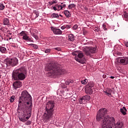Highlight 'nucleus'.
Returning <instances> with one entry per match:
<instances>
[{
	"mask_svg": "<svg viewBox=\"0 0 128 128\" xmlns=\"http://www.w3.org/2000/svg\"><path fill=\"white\" fill-rule=\"evenodd\" d=\"M108 110L106 108H102L98 111L96 117V120H102L101 128H124V124L120 122L116 123V120L114 117L106 116Z\"/></svg>",
	"mask_w": 128,
	"mask_h": 128,
	"instance_id": "obj_1",
	"label": "nucleus"
},
{
	"mask_svg": "<svg viewBox=\"0 0 128 128\" xmlns=\"http://www.w3.org/2000/svg\"><path fill=\"white\" fill-rule=\"evenodd\" d=\"M45 70L48 72H48V76L50 78H54V76L64 74L66 72V70L60 68L59 64H56L54 62H50L46 64Z\"/></svg>",
	"mask_w": 128,
	"mask_h": 128,
	"instance_id": "obj_2",
	"label": "nucleus"
},
{
	"mask_svg": "<svg viewBox=\"0 0 128 128\" xmlns=\"http://www.w3.org/2000/svg\"><path fill=\"white\" fill-rule=\"evenodd\" d=\"M54 106H56V102L54 100H50L47 102L46 106L45 118L48 120L50 118H54Z\"/></svg>",
	"mask_w": 128,
	"mask_h": 128,
	"instance_id": "obj_3",
	"label": "nucleus"
},
{
	"mask_svg": "<svg viewBox=\"0 0 128 128\" xmlns=\"http://www.w3.org/2000/svg\"><path fill=\"white\" fill-rule=\"evenodd\" d=\"M32 100V96L30 94H28V92L26 90H24L22 92L21 96L19 99V104H18V108H20L22 104H30V102Z\"/></svg>",
	"mask_w": 128,
	"mask_h": 128,
	"instance_id": "obj_4",
	"label": "nucleus"
},
{
	"mask_svg": "<svg viewBox=\"0 0 128 128\" xmlns=\"http://www.w3.org/2000/svg\"><path fill=\"white\" fill-rule=\"evenodd\" d=\"M24 72H26V69L24 67H21L17 70V74H18L17 76L18 80H24L26 78V74Z\"/></svg>",
	"mask_w": 128,
	"mask_h": 128,
	"instance_id": "obj_5",
	"label": "nucleus"
},
{
	"mask_svg": "<svg viewBox=\"0 0 128 128\" xmlns=\"http://www.w3.org/2000/svg\"><path fill=\"white\" fill-rule=\"evenodd\" d=\"M72 56H75V60L78 62H84L82 58H84V54L80 51H74L72 52Z\"/></svg>",
	"mask_w": 128,
	"mask_h": 128,
	"instance_id": "obj_6",
	"label": "nucleus"
},
{
	"mask_svg": "<svg viewBox=\"0 0 128 128\" xmlns=\"http://www.w3.org/2000/svg\"><path fill=\"white\" fill-rule=\"evenodd\" d=\"M5 62L8 64H10L12 66H16V57L13 58H6L5 59Z\"/></svg>",
	"mask_w": 128,
	"mask_h": 128,
	"instance_id": "obj_7",
	"label": "nucleus"
},
{
	"mask_svg": "<svg viewBox=\"0 0 128 128\" xmlns=\"http://www.w3.org/2000/svg\"><path fill=\"white\" fill-rule=\"evenodd\" d=\"M96 52H98L96 46H95V47L90 46L88 48V50L86 52V54L90 56L92 54H96Z\"/></svg>",
	"mask_w": 128,
	"mask_h": 128,
	"instance_id": "obj_8",
	"label": "nucleus"
},
{
	"mask_svg": "<svg viewBox=\"0 0 128 128\" xmlns=\"http://www.w3.org/2000/svg\"><path fill=\"white\" fill-rule=\"evenodd\" d=\"M30 116H32V114L29 112L27 114V115L24 114L22 116H19V120L21 122H26Z\"/></svg>",
	"mask_w": 128,
	"mask_h": 128,
	"instance_id": "obj_9",
	"label": "nucleus"
},
{
	"mask_svg": "<svg viewBox=\"0 0 128 128\" xmlns=\"http://www.w3.org/2000/svg\"><path fill=\"white\" fill-rule=\"evenodd\" d=\"M20 34L22 36V39L26 40V42H30L32 40L28 36V34L25 31H22L20 32Z\"/></svg>",
	"mask_w": 128,
	"mask_h": 128,
	"instance_id": "obj_10",
	"label": "nucleus"
},
{
	"mask_svg": "<svg viewBox=\"0 0 128 128\" xmlns=\"http://www.w3.org/2000/svg\"><path fill=\"white\" fill-rule=\"evenodd\" d=\"M90 100V96H85L79 99V102H80V104H86V102H88V100Z\"/></svg>",
	"mask_w": 128,
	"mask_h": 128,
	"instance_id": "obj_11",
	"label": "nucleus"
},
{
	"mask_svg": "<svg viewBox=\"0 0 128 128\" xmlns=\"http://www.w3.org/2000/svg\"><path fill=\"white\" fill-rule=\"evenodd\" d=\"M118 62L122 64L124 66H126V64H128V58L120 57L118 58Z\"/></svg>",
	"mask_w": 128,
	"mask_h": 128,
	"instance_id": "obj_12",
	"label": "nucleus"
},
{
	"mask_svg": "<svg viewBox=\"0 0 128 128\" xmlns=\"http://www.w3.org/2000/svg\"><path fill=\"white\" fill-rule=\"evenodd\" d=\"M50 29L54 34H62V30L56 27L51 26Z\"/></svg>",
	"mask_w": 128,
	"mask_h": 128,
	"instance_id": "obj_13",
	"label": "nucleus"
},
{
	"mask_svg": "<svg viewBox=\"0 0 128 128\" xmlns=\"http://www.w3.org/2000/svg\"><path fill=\"white\" fill-rule=\"evenodd\" d=\"M104 92L106 94V96H108L109 98H112V90L111 88H108L106 90L104 91Z\"/></svg>",
	"mask_w": 128,
	"mask_h": 128,
	"instance_id": "obj_14",
	"label": "nucleus"
},
{
	"mask_svg": "<svg viewBox=\"0 0 128 128\" xmlns=\"http://www.w3.org/2000/svg\"><path fill=\"white\" fill-rule=\"evenodd\" d=\"M82 42H84V44H88V46H92V44H94V42L90 41V42H88V38H82Z\"/></svg>",
	"mask_w": 128,
	"mask_h": 128,
	"instance_id": "obj_15",
	"label": "nucleus"
},
{
	"mask_svg": "<svg viewBox=\"0 0 128 128\" xmlns=\"http://www.w3.org/2000/svg\"><path fill=\"white\" fill-rule=\"evenodd\" d=\"M85 92L87 94H92L94 92V90H92V88H88L86 87L85 88Z\"/></svg>",
	"mask_w": 128,
	"mask_h": 128,
	"instance_id": "obj_16",
	"label": "nucleus"
},
{
	"mask_svg": "<svg viewBox=\"0 0 128 128\" xmlns=\"http://www.w3.org/2000/svg\"><path fill=\"white\" fill-rule=\"evenodd\" d=\"M120 112L124 115L126 116V106H123L122 108H120Z\"/></svg>",
	"mask_w": 128,
	"mask_h": 128,
	"instance_id": "obj_17",
	"label": "nucleus"
},
{
	"mask_svg": "<svg viewBox=\"0 0 128 128\" xmlns=\"http://www.w3.org/2000/svg\"><path fill=\"white\" fill-rule=\"evenodd\" d=\"M94 86V82H88L87 85L86 86V88H92Z\"/></svg>",
	"mask_w": 128,
	"mask_h": 128,
	"instance_id": "obj_18",
	"label": "nucleus"
},
{
	"mask_svg": "<svg viewBox=\"0 0 128 128\" xmlns=\"http://www.w3.org/2000/svg\"><path fill=\"white\" fill-rule=\"evenodd\" d=\"M3 22L4 26H10V20L8 18H4Z\"/></svg>",
	"mask_w": 128,
	"mask_h": 128,
	"instance_id": "obj_19",
	"label": "nucleus"
},
{
	"mask_svg": "<svg viewBox=\"0 0 128 128\" xmlns=\"http://www.w3.org/2000/svg\"><path fill=\"white\" fill-rule=\"evenodd\" d=\"M12 79L16 80V70H14L12 73Z\"/></svg>",
	"mask_w": 128,
	"mask_h": 128,
	"instance_id": "obj_20",
	"label": "nucleus"
},
{
	"mask_svg": "<svg viewBox=\"0 0 128 128\" xmlns=\"http://www.w3.org/2000/svg\"><path fill=\"white\" fill-rule=\"evenodd\" d=\"M64 14H65L66 18H70V13L68 10H65L64 11Z\"/></svg>",
	"mask_w": 128,
	"mask_h": 128,
	"instance_id": "obj_21",
	"label": "nucleus"
},
{
	"mask_svg": "<svg viewBox=\"0 0 128 128\" xmlns=\"http://www.w3.org/2000/svg\"><path fill=\"white\" fill-rule=\"evenodd\" d=\"M0 52L2 54H6V48L4 46H0Z\"/></svg>",
	"mask_w": 128,
	"mask_h": 128,
	"instance_id": "obj_22",
	"label": "nucleus"
},
{
	"mask_svg": "<svg viewBox=\"0 0 128 128\" xmlns=\"http://www.w3.org/2000/svg\"><path fill=\"white\" fill-rule=\"evenodd\" d=\"M68 38L70 42H74V36L72 34H70L68 36Z\"/></svg>",
	"mask_w": 128,
	"mask_h": 128,
	"instance_id": "obj_23",
	"label": "nucleus"
},
{
	"mask_svg": "<svg viewBox=\"0 0 128 128\" xmlns=\"http://www.w3.org/2000/svg\"><path fill=\"white\" fill-rule=\"evenodd\" d=\"M76 6V5L74 4H71L68 6V10H72V8H74Z\"/></svg>",
	"mask_w": 128,
	"mask_h": 128,
	"instance_id": "obj_24",
	"label": "nucleus"
},
{
	"mask_svg": "<svg viewBox=\"0 0 128 128\" xmlns=\"http://www.w3.org/2000/svg\"><path fill=\"white\" fill-rule=\"evenodd\" d=\"M22 82L18 80L16 81V88H20V86H22Z\"/></svg>",
	"mask_w": 128,
	"mask_h": 128,
	"instance_id": "obj_25",
	"label": "nucleus"
},
{
	"mask_svg": "<svg viewBox=\"0 0 128 128\" xmlns=\"http://www.w3.org/2000/svg\"><path fill=\"white\" fill-rule=\"evenodd\" d=\"M73 82H74V80H68L66 82V84L67 86H68L70 84H73Z\"/></svg>",
	"mask_w": 128,
	"mask_h": 128,
	"instance_id": "obj_26",
	"label": "nucleus"
},
{
	"mask_svg": "<svg viewBox=\"0 0 128 128\" xmlns=\"http://www.w3.org/2000/svg\"><path fill=\"white\" fill-rule=\"evenodd\" d=\"M42 52H44L45 54H50V49L44 48L42 50Z\"/></svg>",
	"mask_w": 128,
	"mask_h": 128,
	"instance_id": "obj_27",
	"label": "nucleus"
},
{
	"mask_svg": "<svg viewBox=\"0 0 128 128\" xmlns=\"http://www.w3.org/2000/svg\"><path fill=\"white\" fill-rule=\"evenodd\" d=\"M31 36H33V38H35V40H38V36H36V34H34V32H32L31 33Z\"/></svg>",
	"mask_w": 128,
	"mask_h": 128,
	"instance_id": "obj_28",
	"label": "nucleus"
},
{
	"mask_svg": "<svg viewBox=\"0 0 128 128\" xmlns=\"http://www.w3.org/2000/svg\"><path fill=\"white\" fill-rule=\"evenodd\" d=\"M34 14L36 15L35 18H36L40 16V12L36 10L34 11Z\"/></svg>",
	"mask_w": 128,
	"mask_h": 128,
	"instance_id": "obj_29",
	"label": "nucleus"
},
{
	"mask_svg": "<svg viewBox=\"0 0 128 128\" xmlns=\"http://www.w3.org/2000/svg\"><path fill=\"white\" fill-rule=\"evenodd\" d=\"M88 82V79H84V80H81L82 84H86Z\"/></svg>",
	"mask_w": 128,
	"mask_h": 128,
	"instance_id": "obj_30",
	"label": "nucleus"
},
{
	"mask_svg": "<svg viewBox=\"0 0 128 128\" xmlns=\"http://www.w3.org/2000/svg\"><path fill=\"white\" fill-rule=\"evenodd\" d=\"M51 16L52 18H59L58 14L56 13H53L52 14Z\"/></svg>",
	"mask_w": 128,
	"mask_h": 128,
	"instance_id": "obj_31",
	"label": "nucleus"
},
{
	"mask_svg": "<svg viewBox=\"0 0 128 128\" xmlns=\"http://www.w3.org/2000/svg\"><path fill=\"white\" fill-rule=\"evenodd\" d=\"M30 46H32L34 50H38V46L37 44H31Z\"/></svg>",
	"mask_w": 128,
	"mask_h": 128,
	"instance_id": "obj_32",
	"label": "nucleus"
},
{
	"mask_svg": "<svg viewBox=\"0 0 128 128\" xmlns=\"http://www.w3.org/2000/svg\"><path fill=\"white\" fill-rule=\"evenodd\" d=\"M11 48H12V50H16V43L11 44Z\"/></svg>",
	"mask_w": 128,
	"mask_h": 128,
	"instance_id": "obj_33",
	"label": "nucleus"
},
{
	"mask_svg": "<svg viewBox=\"0 0 128 128\" xmlns=\"http://www.w3.org/2000/svg\"><path fill=\"white\" fill-rule=\"evenodd\" d=\"M4 8L5 6L4 4L0 3V10H4Z\"/></svg>",
	"mask_w": 128,
	"mask_h": 128,
	"instance_id": "obj_34",
	"label": "nucleus"
},
{
	"mask_svg": "<svg viewBox=\"0 0 128 128\" xmlns=\"http://www.w3.org/2000/svg\"><path fill=\"white\" fill-rule=\"evenodd\" d=\"M16 98V96H12L10 99V102H14V100Z\"/></svg>",
	"mask_w": 128,
	"mask_h": 128,
	"instance_id": "obj_35",
	"label": "nucleus"
},
{
	"mask_svg": "<svg viewBox=\"0 0 128 128\" xmlns=\"http://www.w3.org/2000/svg\"><path fill=\"white\" fill-rule=\"evenodd\" d=\"M66 4H65V2L64 3H61L60 6V10H62V8H64V6H66Z\"/></svg>",
	"mask_w": 128,
	"mask_h": 128,
	"instance_id": "obj_36",
	"label": "nucleus"
},
{
	"mask_svg": "<svg viewBox=\"0 0 128 128\" xmlns=\"http://www.w3.org/2000/svg\"><path fill=\"white\" fill-rule=\"evenodd\" d=\"M12 86L13 90H16V81L13 83Z\"/></svg>",
	"mask_w": 128,
	"mask_h": 128,
	"instance_id": "obj_37",
	"label": "nucleus"
},
{
	"mask_svg": "<svg viewBox=\"0 0 128 128\" xmlns=\"http://www.w3.org/2000/svg\"><path fill=\"white\" fill-rule=\"evenodd\" d=\"M94 32H100V28L96 26L94 28Z\"/></svg>",
	"mask_w": 128,
	"mask_h": 128,
	"instance_id": "obj_38",
	"label": "nucleus"
},
{
	"mask_svg": "<svg viewBox=\"0 0 128 128\" xmlns=\"http://www.w3.org/2000/svg\"><path fill=\"white\" fill-rule=\"evenodd\" d=\"M124 16L125 18L124 20H128L126 18H128V13H124Z\"/></svg>",
	"mask_w": 128,
	"mask_h": 128,
	"instance_id": "obj_39",
	"label": "nucleus"
},
{
	"mask_svg": "<svg viewBox=\"0 0 128 128\" xmlns=\"http://www.w3.org/2000/svg\"><path fill=\"white\" fill-rule=\"evenodd\" d=\"M56 8L58 9V10H60V5H58V4H56L54 5Z\"/></svg>",
	"mask_w": 128,
	"mask_h": 128,
	"instance_id": "obj_40",
	"label": "nucleus"
},
{
	"mask_svg": "<svg viewBox=\"0 0 128 128\" xmlns=\"http://www.w3.org/2000/svg\"><path fill=\"white\" fill-rule=\"evenodd\" d=\"M48 4H50V6H52V4H56V1L52 0L51 2H49Z\"/></svg>",
	"mask_w": 128,
	"mask_h": 128,
	"instance_id": "obj_41",
	"label": "nucleus"
},
{
	"mask_svg": "<svg viewBox=\"0 0 128 128\" xmlns=\"http://www.w3.org/2000/svg\"><path fill=\"white\" fill-rule=\"evenodd\" d=\"M53 50H58V52H60V50H62V48H60V47L53 48Z\"/></svg>",
	"mask_w": 128,
	"mask_h": 128,
	"instance_id": "obj_42",
	"label": "nucleus"
},
{
	"mask_svg": "<svg viewBox=\"0 0 128 128\" xmlns=\"http://www.w3.org/2000/svg\"><path fill=\"white\" fill-rule=\"evenodd\" d=\"M102 28L103 30H107V28H106V24H102Z\"/></svg>",
	"mask_w": 128,
	"mask_h": 128,
	"instance_id": "obj_43",
	"label": "nucleus"
},
{
	"mask_svg": "<svg viewBox=\"0 0 128 128\" xmlns=\"http://www.w3.org/2000/svg\"><path fill=\"white\" fill-rule=\"evenodd\" d=\"M78 24H75L73 26L72 28L74 30H78Z\"/></svg>",
	"mask_w": 128,
	"mask_h": 128,
	"instance_id": "obj_44",
	"label": "nucleus"
},
{
	"mask_svg": "<svg viewBox=\"0 0 128 128\" xmlns=\"http://www.w3.org/2000/svg\"><path fill=\"white\" fill-rule=\"evenodd\" d=\"M26 126H30V125L32 124V121H30V120H28V121L26 122Z\"/></svg>",
	"mask_w": 128,
	"mask_h": 128,
	"instance_id": "obj_45",
	"label": "nucleus"
},
{
	"mask_svg": "<svg viewBox=\"0 0 128 128\" xmlns=\"http://www.w3.org/2000/svg\"><path fill=\"white\" fill-rule=\"evenodd\" d=\"M12 40V37L8 36V35L6 36V40Z\"/></svg>",
	"mask_w": 128,
	"mask_h": 128,
	"instance_id": "obj_46",
	"label": "nucleus"
},
{
	"mask_svg": "<svg viewBox=\"0 0 128 128\" xmlns=\"http://www.w3.org/2000/svg\"><path fill=\"white\" fill-rule=\"evenodd\" d=\"M86 34H88V31L86 30H83V34H84V36H86Z\"/></svg>",
	"mask_w": 128,
	"mask_h": 128,
	"instance_id": "obj_47",
	"label": "nucleus"
},
{
	"mask_svg": "<svg viewBox=\"0 0 128 128\" xmlns=\"http://www.w3.org/2000/svg\"><path fill=\"white\" fill-rule=\"evenodd\" d=\"M65 28L67 30H68V29L70 28V25H69V24L66 25V26H65Z\"/></svg>",
	"mask_w": 128,
	"mask_h": 128,
	"instance_id": "obj_48",
	"label": "nucleus"
},
{
	"mask_svg": "<svg viewBox=\"0 0 128 128\" xmlns=\"http://www.w3.org/2000/svg\"><path fill=\"white\" fill-rule=\"evenodd\" d=\"M52 10H54L56 11L58 10H58L56 8V7L54 6H52Z\"/></svg>",
	"mask_w": 128,
	"mask_h": 128,
	"instance_id": "obj_49",
	"label": "nucleus"
},
{
	"mask_svg": "<svg viewBox=\"0 0 128 128\" xmlns=\"http://www.w3.org/2000/svg\"><path fill=\"white\" fill-rule=\"evenodd\" d=\"M124 44L126 46V48H128V41L124 42Z\"/></svg>",
	"mask_w": 128,
	"mask_h": 128,
	"instance_id": "obj_50",
	"label": "nucleus"
},
{
	"mask_svg": "<svg viewBox=\"0 0 128 128\" xmlns=\"http://www.w3.org/2000/svg\"><path fill=\"white\" fill-rule=\"evenodd\" d=\"M66 28V26H63L61 27V30H64Z\"/></svg>",
	"mask_w": 128,
	"mask_h": 128,
	"instance_id": "obj_51",
	"label": "nucleus"
},
{
	"mask_svg": "<svg viewBox=\"0 0 128 128\" xmlns=\"http://www.w3.org/2000/svg\"><path fill=\"white\" fill-rule=\"evenodd\" d=\"M12 6H13V8H16V4H12Z\"/></svg>",
	"mask_w": 128,
	"mask_h": 128,
	"instance_id": "obj_52",
	"label": "nucleus"
},
{
	"mask_svg": "<svg viewBox=\"0 0 128 128\" xmlns=\"http://www.w3.org/2000/svg\"><path fill=\"white\" fill-rule=\"evenodd\" d=\"M110 78H112V80H114V76H110Z\"/></svg>",
	"mask_w": 128,
	"mask_h": 128,
	"instance_id": "obj_53",
	"label": "nucleus"
},
{
	"mask_svg": "<svg viewBox=\"0 0 128 128\" xmlns=\"http://www.w3.org/2000/svg\"><path fill=\"white\" fill-rule=\"evenodd\" d=\"M84 10H88V8H86V6L84 7Z\"/></svg>",
	"mask_w": 128,
	"mask_h": 128,
	"instance_id": "obj_54",
	"label": "nucleus"
},
{
	"mask_svg": "<svg viewBox=\"0 0 128 128\" xmlns=\"http://www.w3.org/2000/svg\"><path fill=\"white\" fill-rule=\"evenodd\" d=\"M12 12H16V10H14L13 8L12 9Z\"/></svg>",
	"mask_w": 128,
	"mask_h": 128,
	"instance_id": "obj_55",
	"label": "nucleus"
},
{
	"mask_svg": "<svg viewBox=\"0 0 128 128\" xmlns=\"http://www.w3.org/2000/svg\"><path fill=\"white\" fill-rule=\"evenodd\" d=\"M117 54H122V53L120 52H117Z\"/></svg>",
	"mask_w": 128,
	"mask_h": 128,
	"instance_id": "obj_56",
	"label": "nucleus"
},
{
	"mask_svg": "<svg viewBox=\"0 0 128 128\" xmlns=\"http://www.w3.org/2000/svg\"><path fill=\"white\" fill-rule=\"evenodd\" d=\"M103 78H106V75H104L103 76Z\"/></svg>",
	"mask_w": 128,
	"mask_h": 128,
	"instance_id": "obj_57",
	"label": "nucleus"
},
{
	"mask_svg": "<svg viewBox=\"0 0 128 128\" xmlns=\"http://www.w3.org/2000/svg\"><path fill=\"white\" fill-rule=\"evenodd\" d=\"M59 16H62V14H59Z\"/></svg>",
	"mask_w": 128,
	"mask_h": 128,
	"instance_id": "obj_58",
	"label": "nucleus"
},
{
	"mask_svg": "<svg viewBox=\"0 0 128 128\" xmlns=\"http://www.w3.org/2000/svg\"><path fill=\"white\" fill-rule=\"evenodd\" d=\"M16 51H15V54H16Z\"/></svg>",
	"mask_w": 128,
	"mask_h": 128,
	"instance_id": "obj_59",
	"label": "nucleus"
},
{
	"mask_svg": "<svg viewBox=\"0 0 128 128\" xmlns=\"http://www.w3.org/2000/svg\"><path fill=\"white\" fill-rule=\"evenodd\" d=\"M18 59H17V62H18Z\"/></svg>",
	"mask_w": 128,
	"mask_h": 128,
	"instance_id": "obj_60",
	"label": "nucleus"
}]
</instances>
